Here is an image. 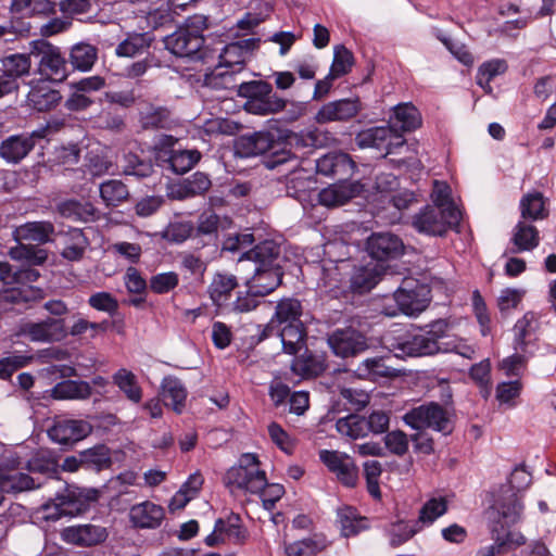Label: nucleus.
<instances>
[{
  "label": "nucleus",
  "instance_id": "13",
  "mask_svg": "<svg viewBox=\"0 0 556 556\" xmlns=\"http://www.w3.org/2000/svg\"><path fill=\"white\" fill-rule=\"evenodd\" d=\"M327 343L333 354L342 358L356 356L368 349L365 334L353 327L334 329L328 333Z\"/></svg>",
  "mask_w": 556,
  "mask_h": 556
},
{
  "label": "nucleus",
  "instance_id": "11",
  "mask_svg": "<svg viewBox=\"0 0 556 556\" xmlns=\"http://www.w3.org/2000/svg\"><path fill=\"white\" fill-rule=\"evenodd\" d=\"M431 290L415 279H404L394 292V300L405 315H417L425 311L431 301Z\"/></svg>",
  "mask_w": 556,
  "mask_h": 556
},
{
  "label": "nucleus",
  "instance_id": "57",
  "mask_svg": "<svg viewBox=\"0 0 556 556\" xmlns=\"http://www.w3.org/2000/svg\"><path fill=\"white\" fill-rule=\"evenodd\" d=\"M97 56V48L89 43H78L72 48L70 61L74 68L86 72L93 66Z\"/></svg>",
  "mask_w": 556,
  "mask_h": 556
},
{
  "label": "nucleus",
  "instance_id": "38",
  "mask_svg": "<svg viewBox=\"0 0 556 556\" xmlns=\"http://www.w3.org/2000/svg\"><path fill=\"white\" fill-rule=\"evenodd\" d=\"M519 210L522 220L526 222L543 220L549 215L545 199L539 191L525 194L520 200Z\"/></svg>",
  "mask_w": 556,
  "mask_h": 556
},
{
  "label": "nucleus",
  "instance_id": "16",
  "mask_svg": "<svg viewBox=\"0 0 556 556\" xmlns=\"http://www.w3.org/2000/svg\"><path fill=\"white\" fill-rule=\"evenodd\" d=\"M43 138V131L22 132L11 135L0 143V157L7 163L18 164L35 148L38 139Z\"/></svg>",
  "mask_w": 556,
  "mask_h": 556
},
{
  "label": "nucleus",
  "instance_id": "56",
  "mask_svg": "<svg viewBox=\"0 0 556 556\" xmlns=\"http://www.w3.org/2000/svg\"><path fill=\"white\" fill-rule=\"evenodd\" d=\"M338 432L353 440L364 438L367 433L365 417L357 414H349L339 418L336 422Z\"/></svg>",
  "mask_w": 556,
  "mask_h": 556
},
{
  "label": "nucleus",
  "instance_id": "28",
  "mask_svg": "<svg viewBox=\"0 0 556 556\" xmlns=\"http://www.w3.org/2000/svg\"><path fill=\"white\" fill-rule=\"evenodd\" d=\"M283 274V268L255 267L254 275L245 280L244 286L252 288L253 292L264 298L281 285Z\"/></svg>",
  "mask_w": 556,
  "mask_h": 556
},
{
  "label": "nucleus",
  "instance_id": "35",
  "mask_svg": "<svg viewBox=\"0 0 556 556\" xmlns=\"http://www.w3.org/2000/svg\"><path fill=\"white\" fill-rule=\"evenodd\" d=\"M442 220L440 208L427 204L413 216L412 225L419 233L442 237L445 235Z\"/></svg>",
  "mask_w": 556,
  "mask_h": 556
},
{
  "label": "nucleus",
  "instance_id": "17",
  "mask_svg": "<svg viewBox=\"0 0 556 556\" xmlns=\"http://www.w3.org/2000/svg\"><path fill=\"white\" fill-rule=\"evenodd\" d=\"M22 333L33 342H59L67 337L65 319L48 317L40 321H29L22 326Z\"/></svg>",
  "mask_w": 556,
  "mask_h": 556
},
{
  "label": "nucleus",
  "instance_id": "51",
  "mask_svg": "<svg viewBox=\"0 0 556 556\" xmlns=\"http://www.w3.org/2000/svg\"><path fill=\"white\" fill-rule=\"evenodd\" d=\"M367 519L361 517L357 509L352 506H344L338 509V522L341 527V532L345 538L357 535L361 531L367 528Z\"/></svg>",
  "mask_w": 556,
  "mask_h": 556
},
{
  "label": "nucleus",
  "instance_id": "12",
  "mask_svg": "<svg viewBox=\"0 0 556 556\" xmlns=\"http://www.w3.org/2000/svg\"><path fill=\"white\" fill-rule=\"evenodd\" d=\"M249 538V531L242 523L240 515L231 511L225 518L215 521L213 531L204 539L210 546H217L224 543L243 545Z\"/></svg>",
  "mask_w": 556,
  "mask_h": 556
},
{
  "label": "nucleus",
  "instance_id": "47",
  "mask_svg": "<svg viewBox=\"0 0 556 556\" xmlns=\"http://www.w3.org/2000/svg\"><path fill=\"white\" fill-rule=\"evenodd\" d=\"M27 469L34 473L55 477L60 472L58 456L50 450H39L27 460Z\"/></svg>",
  "mask_w": 556,
  "mask_h": 556
},
{
  "label": "nucleus",
  "instance_id": "19",
  "mask_svg": "<svg viewBox=\"0 0 556 556\" xmlns=\"http://www.w3.org/2000/svg\"><path fill=\"white\" fill-rule=\"evenodd\" d=\"M362 110L363 104L359 98H345L323 104L314 118L317 124L349 122L357 116Z\"/></svg>",
  "mask_w": 556,
  "mask_h": 556
},
{
  "label": "nucleus",
  "instance_id": "60",
  "mask_svg": "<svg viewBox=\"0 0 556 556\" xmlns=\"http://www.w3.org/2000/svg\"><path fill=\"white\" fill-rule=\"evenodd\" d=\"M440 353H456L465 358H471L475 350L464 339L448 333V323L440 339Z\"/></svg>",
  "mask_w": 556,
  "mask_h": 556
},
{
  "label": "nucleus",
  "instance_id": "61",
  "mask_svg": "<svg viewBox=\"0 0 556 556\" xmlns=\"http://www.w3.org/2000/svg\"><path fill=\"white\" fill-rule=\"evenodd\" d=\"M124 174L134 176L138 179L150 177L154 173V166L151 160L141 157L136 153L125 155Z\"/></svg>",
  "mask_w": 556,
  "mask_h": 556
},
{
  "label": "nucleus",
  "instance_id": "22",
  "mask_svg": "<svg viewBox=\"0 0 556 556\" xmlns=\"http://www.w3.org/2000/svg\"><path fill=\"white\" fill-rule=\"evenodd\" d=\"M165 519V509L151 501L135 504L129 510V520L138 529H157Z\"/></svg>",
  "mask_w": 556,
  "mask_h": 556
},
{
  "label": "nucleus",
  "instance_id": "54",
  "mask_svg": "<svg viewBox=\"0 0 556 556\" xmlns=\"http://www.w3.org/2000/svg\"><path fill=\"white\" fill-rule=\"evenodd\" d=\"M448 510V502L445 497H431L420 508L416 525L420 527L431 526L438 518L445 515Z\"/></svg>",
  "mask_w": 556,
  "mask_h": 556
},
{
  "label": "nucleus",
  "instance_id": "15",
  "mask_svg": "<svg viewBox=\"0 0 556 556\" xmlns=\"http://www.w3.org/2000/svg\"><path fill=\"white\" fill-rule=\"evenodd\" d=\"M92 432V426L84 419L56 418L48 430L51 441L64 446L72 447L84 440Z\"/></svg>",
  "mask_w": 556,
  "mask_h": 556
},
{
  "label": "nucleus",
  "instance_id": "33",
  "mask_svg": "<svg viewBox=\"0 0 556 556\" xmlns=\"http://www.w3.org/2000/svg\"><path fill=\"white\" fill-rule=\"evenodd\" d=\"M540 321L534 312H527L514 326V349L527 353L529 345L536 341Z\"/></svg>",
  "mask_w": 556,
  "mask_h": 556
},
{
  "label": "nucleus",
  "instance_id": "32",
  "mask_svg": "<svg viewBox=\"0 0 556 556\" xmlns=\"http://www.w3.org/2000/svg\"><path fill=\"white\" fill-rule=\"evenodd\" d=\"M291 363V370L304 379L315 378L323 375L327 368L326 356L317 354L305 348L303 354L300 356L294 355Z\"/></svg>",
  "mask_w": 556,
  "mask_h": 556
},
{
  "label": "nucleus",
  "instance_id": "29",
  "mask_svg": "<svg viewBox=\"0 0 556 556\" xmlns=\"http://www.w3.org/2000/svg\"><path fill=\"white\" fill-rule=\"evenodd\" d=\"M390 359V355L367 357L358 364L355 372L361 379L370 381L397 377L399 370L388 364Z\"/></svg>",
  "mask_w": 556,
  "mask_h": 556
},
{
  "label": "nucleus",
  "instance_id": "21",
  "mask_svg": "<svg viewBox=\"0 0 556 556\" xmlns=\"http://www.w3.org/2000/svg\"><path fill=\"white\" fill-rule=\"evenodd\" d=\"M50 80L34 79L29 83L27 101L29 106L37 112L54 110L62 101L60 91L50 86Z\"/></svg>",
  "mask_w": 556,
  "mask_h": 556
},
{
  "label": "nucleus",
  "instance_id": "14",
  "mask_svg": "<svg viewBox=\"0 0 556 556\" xmlns=\"http://www.w3.org/2000/svg\"><path fill=\"white\" fill-rule=\"evenodd\" d=\"M319 458L343 486L353 489L357 485L359 469L353 457L339 451L323 450Z\"/></svg>",
  "mask_w": 556,
  "mask_h": 556
},
{
  "label": "nucleus",
  "instance_id": "31",
  "mask_svg": "<svg viewBox=\"0 0 556 556\" xmlns=\"http://www.w3.org/2000/svg\"><path fill=\"white\" fill-rule=\"evenodd\" d=\"M211 186L212 181L208 175L195 172L190 177L172 186L168 195L174 200H186L204 194Z\"/></svg>",
  "mask_w": 556,
  "mask_h": 556
},
{
  "label": "nucleus",
  "instance_id": "41",
  "mask_svg": "<svg viewBox=\"0 0 556 556\" xmlns=\"http://www.w3.org/2000/svg\"><path fill=\"white\" fill-rule=\"evenodd\" d=\"M494 507L505 520L506 523H516L519 521L523 505L517 495V492L501 489V496L495 501Z\"/></svg>",
  "mask_w": 556,
  "mask_h": 556
},
{
  "label": "nucleus",
  "instance_id": "4",
  "mask_svg": "<svg viewBox=\"0 0 556 556\" xmlns=\"http://www.w3.org/2000/svg\"><path fill=\"white\" fill-rule=\"evenodd\" d=\"M237 96L245 99L243 109L254 115L277 114L287 106V100L275 92L271 84L266 80H250L239 84Z\"/></svg>",
  "mask_w": 556,
  "mask_h": 556
},
{
  "label": "nucleus",
  "instance_id": "34",
  "mask_svg": "<svg viewBox=\"0 0 556 556\" xmlns=\"http://www.w3.org/2000/svg\"><path fill=\"white\" fill-rule=\"evenodd\" d=\"M54 233V225L48 220L27 222L17 227L12 232L16 243L20 241H30L37 244H45L51 241Z\"/></svg>",
  "mask_w": 556,
  "mask_h": 556
},
{
  "label": "nucleus",
  "instance_id": "39",
  "mask_svg": "<svg viewBox=\"0 0 556 556\" xmlns=\"http://www.w3.org/2000/svg\"><path fill=\"white\" fill-rule=\"evenodd\" d=\"M80 462H83V468L86 470L96 472L106 470L113 464L111 448L105 444H97L80 451Z\"/></svg>",
  "mask_w": 556,
  "mask_h": 556
},
{
  "label": "nucleus",
  "instance_id": "42",
  "mask_svg": "<svg viewBox=\"0 0 556 556\" xmlns=\"http://www.w3.org/2000/svg\"><path fill=\"white\" fill-rule=\"evenodd\" d=\"M58 211L63 217L80 223L93 222L98 213L92 203L88 201L81 202L75 199L61 202L58 205Z\"/></svg>",
  "mask_w": 556,
  "mask_h": 556
},
{
  "label": "nucleus",
  "instance_id": "7",
  "mask_svg": "<svg viewBox=\"0 0 556 556\" xmlns=\"http://www.w3.org/2000/svg\"><path fill=\"white\" fill-rule=\"evenodd\" d=\"M30 54L37 64L35 73L40 75V79L62 83L67 78V61L59 47L46 39L31 40Z\"/></svg>",
  "mask_w": 556,
  "mask_h": 556
},
{
  "label": "nucleus",
  "instance_id": "64",
  "mask_svg": "<svg viewBox=\"0 0 556 556\" xmlns=\"http://www.w3.org/2000/svg\"><path fill=\"white\" fill-rule=\"evenodd\" d=\"M33 361V355L18 352L10 353L8 356L0 358V379L10 380L17 370L27 367Z\"/></svg>",
  "mask_w": 556,
  "mask_h": 556
},
{
  "label": "nucleus",
  "instance_id": "9",
  "mask_svg": "<svg viewBox=\"0 0 556 556\" xmlns=\"http://www.w3.org/2000/svg\"><path fill=\"white\" fill-rule=\"evenodd\" d=\"M97 501L98 492L96 490L83 491L78 488H66L64 492L56 494L50 503L42 505L45 519L56 520L63 516L81 515Z\"/></svg>",
  "mask_w": 556,
  "mask_h": 556
},
{
  "label": "nucleus",
  "instance_id": "1",
  "mask_svg": "<svg viewBox=\"0 0 556 556\" xmlns=\"http://www.w3.org/2000/svg\"><path fill=\"white\" fill-rule=\"evenodd\" d=\"M306 146L304 138L292 131L277 137L269 130H260L240 135L233 148L236 155L242 159L262 156L263 165L267 169H275L299 160L296 150Z\"/></svg>",
  "mask_w": 556,
  "mask_h": 556
},
{
  "label": "nucleus",
  "instance_id": "44",
  "mask_svg": "<svg viewBox=\"0 0 556 556\" xmlns=\"http://www.w3.org/2000/svg\"><path fill=\"white\" fill-rule=\"evenodd\" d=\"M220 217L213 210L203 211L194 227L193 239H202V244L206 245L216 242L218 238V229Z\"/></svg>",
  "mask_w": 556,
  "mask_h": 556
},
{
  "label": "nucleus",
  "instance_id": "26",
  "mask_svg": "<svg viewBox=\"0 0 556 556\" xmlns=\"http://www.w3.org/2000/svg\"><path fill=\"white\" fill-rule=\"evenodd\" d=\"M392 128L388 126H375L363 129L355 136V144L359 149L372 148L383 152V156L392 153Z\"/></svg>",
  "mask_w": 556,
  "mask_h": 556
},
{
  "label": "nucleus",
  "instance_id": "50",
  "mask_svg": "<svg viewBox=\"0 0 556 556\" xmlns=\"http://www.w3.org/2000/svg\"><path fill=\"white\" fill-rule=\"evenodd\" d=\"M9 256L24 265L40 266L48 260V251L39 248L38 244H24L23 241H20L15 247L10 248Z\"/></svg>",
  "mask_w": 556,
  "mask_h": 556
},
{
  "label": "nucleus",
  "instance_id": "10",
  "mask_svg": "<svg viewBox=\"0 0 556 556\" xmlns=\"http://www.w3.org/2000/svg\"><path fill=\"white\" fill-rule=\"evenodd\" d=\"M204 41L199 30L188 27L177 29L164 40L166 49L176 56L206 63L212 51L204 47Z\"/></svg>",
  "mask_w": 556,
  "mask_h": 556
},
{
  "label": "nucleus",
  "instance_id": "5",
  "mask_svg": "<svg viewBox=\"0 0 556 556\" xmlns=\"http://www.w3.org/2000/svg\"><path fill=\"white\" fill-rule=\"evenodd\" d=\"M224 484L231 492L233 490L247 493H260L267 485V476L261 468L256 454L244 453L239 457L238 464L229 468L224 476Z\"/></svg>",
  "mask_w": 556,
  "mask_h": 556
},
{
  "label": "nucleus",
  "instance_id": "2",
  "mask_svg": "<svg viewBox=\"0 0 556 556\" xmlns=\"http://www.w3.org/2000/svg\"><path fill=\"white\" fill-rule=\"evenodd\" d=\"M304 308L296 298H282L276 306L269 321L261 329L257 341L271 336L280 338L282 350L290 355L298 354L305 345L307 330L302 319Z\"/></svg>",
  "mask_w": 556,
  "mask_h": 556
},
{
  "label": "nucleus",
  "instance_id": "53",
  "mask_svg": "<svg viewBox=\"0 0 556 556\" xmlns=\"http://www.w3.org/2000/svg\"><path fill=\"white\" fill-rule=\"evenodd\" d=\"M315 163L317 174L336 176L346 167L350 157L346 153L329 152L318 157Z\"/></svg>",
  "mask_w": 556,
  "mask_h": 556
},
{
  "label": "nucleus",
  "instance_id": "45",
  "mask_svg": "<svg viewBox=\"0 0 556 556\" xmlns=\"http://www.w3.org/2000/svg\"><path fill=\"white\" fill-rule=\"evenodd\" d=\"M112 382L129 402L134 404H139L141 402L142 388L138 382L137 376L132 371L126 368H119L113 374Z\"/></svg>",
  "mask_w": 556,
  "mask_h": 556
},
{
  "label": "nucleus",
  "instance_id": "3",
  "mask_svg": "<svg viewBox=\"0 0 556 556\" xmlns=\"http://www.w3.org/2000/svg\"><path fill=\"white\" fill-rule=\"evenodd\" d=\"M445 326L446 320L437 319L425 328H397L382 336V344L401 359L435 355L440 353V339Z\"/></svg>",
  "mask_w": 556,
  "mask_h": 556
},
{
  "label": "nucleus",
  "instance_id": "20",
  "mask_svg": "<svg viewBox=\"0 0 556 556\" xmlns=\"http://www.w3.org/2000/svg\"><path fill=\"white\" fill-rule=\"evenodd\" d=\"M369 256L376 261L394 260L402 255L403 241L391 232L372 233L366 242Z\"/></svg>",
  "mask_w": 556,
  "mask_h": 556
},
{
  "label": "nucleus",
  "instance_id": "30",
  "mask_svg": "<svg viewBox=\"0 0 556 556\" xmlns=\"http://www.w3.org/2000/svg\"><path fill=\"white\" fill-rule=\"evenodd\" d=\"M422 125V117L419 110L412 103H400L393 109L390 115L388 127L393 131L410 132Z\"/></svg>",
  "mask_w": 556,
  "mask_h": 556
},
{
  "label": "nucleus",
  "instance_id": "25",
  "mask_svg": "<svg viewBox=\"0 0 556 556\" xmlns=\"http://www.w3.org/2000/svg\"><path fill=\"white\" fill-rule=\"evenodd\" d=\"M138 115L143 130H169L176 124L173 112L165 105L148 103Z\"/></svg>",
  "mask_w": 556,
  "mask_h": 556
},
{
  "label": "nucleus",
  "instance_id": "6",
  "mask_svg": "<svg viewBox=\"0 0 556 556\" xmlns=\"http://www.w3.org/2000/svg\"><path fill=\"white\" fill-rule=\"evenodd\" d=\"M218 63L208 67L204 73V85L214 89H230L233 85V75L240 73L247 62V55L239 43L230 42L222 49L217 55Z\"/></svg>",
  "mask_w": 556,
  "mask_h": 556
},
{
  "label": "nucleus",
  "instance_id": "37",
  "mask_svg": "<svg viewBox=\"0 0 556 556\" xmlns=\"http://www.w3.org/2000/svg\"><path fill=\"white\" fill-rule=\"evenodd\" d=\"M510 241L514 244L511 253L532 251L540 244V231L529 222L521 219L514 227Z\"/></svg>",
  "mask_w": 556,
  "mask_h": 556
},
{
  "label": "nucleus",
  "instance_id": "48",
  "mask_svg": "<svg viewBox=\"0 0 556 556\" xmlns=\"http://www.w3.org/2000/svg\"><path fill=\"white\" fill-rule=\"evenodd\" d=\"M380 271L377 266H361L354 269L350 279V289L353 293L369 292L379 282Z\"/></svg>",
  "mask_w": 556,
  "mask_h": 556
},
{
  "label": "nucleus",
  "instance_id": "59",
  "mask_svg": "<svg viewBox=\"0 0 556 556\" xmlns=\"http://www.w3.org/2000/svg\"><path fill=\"white\" fill-rule=\"evenodd\" d=\"M128 195V188L121 180L110 179L100 185V197L108 206L121 204Z\"/></svg>",
  "mask_w": 556,
  "mask_h": 556
},
{
  "label": "nucleus",
  "instance_id": "43",
  "mask_svg": "<svg viewBox=\"0 0 556 556\" xmlns=\"http://www.w3.org/2000/svg\"><path fill=\"white\" fill-rule=\"evenodd\" d=\"M30 47L27 53H12L1 58V64L3 67L2 74L8 76L7 78L13 79L14 83H18L17 79L29 75L31 68Z\"/></svg>",
  "mask_w": 556,
  "mask_h": 556
},
{
  "label": "nucleus",
  "instance_id": "18",
  "mask_svg": "<svg viewBox=\"0 0 556 556\" xmlns=\"http://www.w3.org/2000/svg\"><path fill=\"white\" fill-rule=\"evenodd\" d=\"M60 536L65 543L91 547L105 542L109 531L101 525L89 522L65 527L61 530Z\"/></svg>",
  "mask_w": 556,
  "mask_h": 556
},
{
  "label": "nucleus",
  "instance_id": "46",
  "mask_svg": "<svg viewBox=\"0 0 556 556\" xmlns=\"http://www.w3.org/2000/svg\"><path fill=\"white\" fill-rule=\"evenodd\" d=\"M92 394V388L87 381L63 380L51 390L54 400H86Z\"/></svg>",
  "mask_w": 556,
  "mask_h": 556
},
{
  "label": "nucleus",
  "instance_id": "8",
  "mask_svg": "<svg viewBox=\"0 0 556 556\" xmlns=\"http://www.w3.org/2000/svg\"><path fill=\"white\" fill-rule=\"evenodd\" d=\"M453 413L437 402H429L410 408L403 416L404 422L415 430L431 429L443 435L454 431Z\"/></svg>",
  "mask_w": 556,
  "mask_h": 556
},
{
  "label": "nucleus",
  "instance_id": "49",
  "mask_svg": "<svg viewBox=\"0 0 556 556\" xmlns=\"http://www.w3.org/2000/svg\"><path fill=\"white\" fill-rule=\"evenodd\" d=\"M152 41L150 33H131L117 45L115 53L118 56L134 58L148 51Z\"/></svg>",
  "mask_w": 556,
  "mask_h": 556
},
{
  "label": "nucleus",
  "instance_id": "62",
  "mask_svg": "<svg viewBox=\"0 0 556 556\" xmlns=\"http://www.w3.org/2000/svg\"><path fill=\"white\" fill-rule=\"evenodd\" d=\"M422 527H418V525H410L407 521H396L393 522L390 528L387 530V534L389 536V544L391 547H399L409 541L417 532H419Z\"/></svg>",
  "mask_w": 556,
  "mask_h": 556
},
{
  "label": "nucleus",
  "instance_id": "58",
  "mask_svg": "<svg viewBox=\"0 0 556 556\" xmlns=\"http://www.w3.org/2000/svg\"><path fill=\"white\" fill-rule=\"evenodd\" d=\"M506 70L507 64L506 61L504 60L495 59L482 63L477 71V85L483 88L486 92H491L492 88L490 86V83L495 76L505 73Z\"/></svg>",
  "mask_w": 556,
  "mask_h": 556
},
{
  "label": "nucleus",
  "instance_id": "27",
  "mask_svg": "<svg viewBox=\"0 0 556 556\" xmlns=\"http://www.w3.org/2000/svg\"><path fill=\"white\" fill-rule=\"evenodd\" d=\"M316 191V180L305 169L292 170L286 177V193L300 203L311 201V193Z\"/></svg>",
  "mask_w": 556,
  "mask_h": 556
},
{
  "label": "nucleus",
  "instance_id": "23",
  "mask_svg": "<svg viewBox=\"0 0 556 556\" xmlns=\"http://www.w3.org/2000/svg\"><path fill=\"white\" fill-rule=\"evenodd\" d=\"M241 258L255 263L260 268H282L285 257L281 255V247L274 240H264L253 249L243 253Z\"/></svg>",
  "mask_w": 556,
  "mask_h": 556
},
{
  "label": "nucleus",
  "instance_id": "40",
  "mask_svg": "<svg viewBox=\"0 0 556 556\" xmlns=\"http://www.w3.org/2000/svg\"><path fill=\"white\" fill-rule=\"evenodd\" d=\"M161 387L164 404L180 414L185 407L188 394L182 381L177 377L167 376L163 379Z\"/></svg>",
  "mask_w": 556,
  "mask_h": 556
},
{
  "label": "nucleus",
  "instance_id": "24",
  "mask_svg": "<svg viewBox=\"0 0 556 556\" xmlns=\"http://www.w3.org/2000/svg\"><path fill=\"white\" fill-rule=\"evenodd\" d=\"M239 287L238 278L232 274L216 273L207 287L208 296L218 309L228 308L232 291Z\"/></svg>",
  "mask_w": 556,
  "mask_h": 556
},
{
  "label": "nucleus",
  "instance_id": "52",
  "mask_svg": "<svg viewBox=\"0 0 556 556\" xmlns=\"http://www.w3.org/2000/svg\"><path fill=\"white\" fill-rule=\"evenodd\" d=\"M35 479L23 472H2L0 471V489L4 493H16L38 488Z\"/></svg>",
  "mask_w": 556,
  "mask_h": 556
},
{
  "label": "nucleus",
  "instance_id": "63",
  "mask_svg": "<svg viewBox=\"0 0 556 556\" xmlns=\"http://www.w3.org/2000/svg\"><path fill=\"white\" fill-rule=\"evenodd\" d=\"M354 62L352 51L343 45H338L333 49V60L329 72H331V76L343 77L352 71Z\"/></svg>",
  "mask_w": 556,
  "mask_h": 556
},
{
  "label": "nucleus",
  "instance_id": "36",
  "mask_svg": "<svg viewBox=\"0 0 556 556\" xmlns=\"http://www.w3.org/2000/svg\"><path fill=\"white\" fill-rule=\"evenodd\" d=\"M200 160L201 153L198 150L172 151L166 159L159 155L161 166L176 175L188 173Z\"/></svg>",
  "mask_w": 556,
  "mask_h": 556
},
{
  "label": "nucleus",
  "instance_id": "55",
  "mask_svg": "<svg viewBox=\"0 0 556 556\" xmlns=\"http://www.w3.org/2000/svg\"><path fill=\"white\" fill-rule=\"evenodd\" d=\"M41 290L33 286H21L7 288L0 291V303L23 304L37 300Z\"/></svg>",
  "mask_w": 556,
  "mask_h": 556
}]
</instances>
